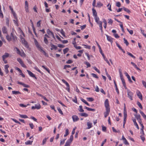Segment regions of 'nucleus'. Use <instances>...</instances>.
Listing matches in <instances>:
<instances>
[{
  "label": "nucleus",
  "mask_w": 146,
  "mask_h": 146,
  "mask_svg": "<svg viewBox=\"0 0 146 146\" xmlns=\"http://www.w3.org/2000/svg\"><path fill=\"white\" fill-rule=\"evenodd\" d=\"M127 92L128 98L131 100H132L133 95V93L130 90L127 89Z\"/></svg>",
  "instance_id": "nucleus-1"
},
{
  "label": "nucleus",
  "mask_w": 146,
  "mask_h": 146,
  "mask_svg": "<svg viewBox=\"0 0 146 146\" xmlns=\"http://www.w3.org/2000/svg\"><path fill=\"white\" fill-rule=\"evenodd\" d=\"M134 116L136 118L137 120L138 121L139 123H140V124H142L141 119V116L139 114H135Z\"/></svg>",
  "instance_id": "nucleus-2"
},
{
  "label": "nucleus",
  "mask_w": 146,
  "mask_h": 146,
  "mask_svg": "<svg viewBox=\"0 0 146 146\" xmlns=\"http://www.w3.org/2000/svg\"><path fill=\"white\" fill-rule=\"evenodd\" d=\"M21 39L22 44H23L27 48H28L29 46L28 43L25 38H21Z\"/></svg>",
  "instance_id": "nucleus-3"
},
{
  "label": "nucleus",
  "mask_w": 146,
  "mask_h": 146,
  "mask_svg": "<svg viewBox=\"0 0 146 146\" xmlns=\"http://www.w3.org/2000/svg\"><path fill=\"white\" fill-rule=\"evenodd\" d=\"M34 41L36 47L39 50H40L42 48L40 45H39L38 42L35 39H34Z\"/></svg>",
  "instance_id": "nucleus-4"
},
{
  "label": "nucleus",
  "mask_w": 146,
  "mask_h": 146,
  "mask_svg": "<svg viewBox=\"0 0 146 146\" xmlns=\"http://www.w3.org/2000/svg\"><path fill=\"white\" fill-rule=\"evenodd\" d=\"M104 105L105 106L106 108V110H110V106L109 105V104L108 102V99H106L105 102H104Z\"/></svg>",
  "instance_id": "nucleus-5"
},
{
  "label": "nucleus",
  "mask_w": 146,
  "mask_h": 146,
  "mask_svg": "<svg viewBox=\"0 0 146 146\" xmlns=\"http://www.w3.org/2000/svg\"><path fill=\"white\" fill-rule=\"evenodd\" d=\"M41 108V106L40 105L38 104H36L35 105V106H33L32 107L31 109L32 110H35V109H36L37 110H39Z\"/></svg>",
  "instance_id": "nucleus-6"
},
{
  "label": "nucleus",
  "mask_w": 146,
  "mask_h": 146,
  "mask_svg": "<svg viewBox=\"0 0 146 146\" xmlns=\"http://www.w3.org/2000/svg\"><path fill=\"white\" fill-rule=\"evenodd\" d=\"M123 119H126L127 117V111L125 105V104H124V109H123Z\"/></svg>",
  "instance_id": "nucleus-7"
},
{
  "label": "nucleus",
  "mask_w": 146,
  "mask_h": 146,
  "mask_svg": "<svg viewBox=\"0 0 146 146\" xmlns=\"http://www.w3.org/2000/svg\"><path fill=\"white\" fill-rule=\"evenodd\" d=\"M62 82L65 84L66 86H67V90L68 92L70 91V85L68 83L66 82L64 80L62 79Z\"/></svg>",
  "instance_id": "nucleus-8"
},
{
  "label": "nucleus",
  "mask_w": 146,
  "mask_h": 146,
  "mask_svg": "<svg viewBox=\"0 0 146 146\" xmlns=\"http://www.w3.org/2000/svg\"><path fill=\"white\" fill-rule=\"evenodd\" d=\"M27 71L28 72L29 75L31 76L33 78H34L35 79H36L37 78L35 76V74H34L32 72H31L30 70H27Z\"/></svg>",
  "instance_id": "nucleus-9"
},
{
  "label": "nucleus",
  "mask_w": 146,
  "mask_h": 146,
  "mask_svg": "<svg viewBox=\"0 0 146 146\" xmlns=\"http://www.w3.org/2000/svg\"><path fill=\"white\" fill-rule=\"evenodd\" d=\"M47 33L48 35H51L52 38L54 39H55V37L53 33L49 29H48L47 30Z\"/></svg>",
  "instance_id": "nucleus-10"
},
{
  "label": "nucleus",
  "mask_w": 146,
  "mask_h": 146,
  "mask_svg": "<svg viewBox=\"0 0 146 146\" xmlns=\"http://www.w3.org/2000/svg\"><path fill=\"white\" fill-rule=\"evenodd\" d=\"M137 95L138 98L141 100H143L141 92L138 90L137 92Z\"/></svg>",
  "instance_id": "nucleus-11"
},
{
  "label": "nucleus",
  "mask_w": 146,
  "mask_h": 146,
  "mask_svg": "<svg viewBox=\"0 0 146 146\" xmlns=\"http://www.w3.org/2000/svg\"><path fill=\"white\" fill-rule=\"evenodd\" d=\"M72 118L74 122L76 121L79 119V118L78 116L76 115H73L72 116Z\"/></svg>",
  "instance_id": "nucleus-12"
},
{
  "label": "nucleus",
  "mask_w": 146,
  "mask_h": 146,
  "mask_svg": "<svg viewBox=\"0 0 146 146\" xmlns=\"http://www.w3.org/2000/svg\"><path fill=\"white\" fill-rule=\"evenodd\" d=\"M107 40L110 42L111 43L113 42V38L111 37L110 36H109L107 35H106Z\"/></svg>",
  "instance_id": "nucleus-13"
},
{
  "label": "nucleus",
  "mask_w": 146,
  "mask_h": 146,
  "mask_svg": "<svg viewBox=\"0 0 146 146\" xmlns=\"http://www.w3.org/2000/svg\"><path fill=\"white\" fill-rule=\"evenodd\" d=\"M133 123L134 125L138 129H139V126L136 122V120L135 119H132Z\"/></svg>",
  "instance_id": "nucleus-14"
},
{
  "label": "nucleus",
  "mask_w": 146,
  "mask_h": 146,
  "mask_svg": "<svg viewBox=\"0 0 146 146\" xmlns=\"http://www.w3.org/2000/svg\"><path fill=\"white\" fill-rule=\"evenodd\" d=\"M50 46L51 47L50 49L51 50H52L53 49L56 50L57 49V47L55 45L52 43L50 44Z\"/></svg>",
  "instance_id": "nucleus-15"
},
{
  "label": "nucleus",
  "mask_w": 146,
  "mask_h": 146,
  "mask_svg": "<svg viewBox=\"0 0 146 146\" xmlns=\"http://www.w3.org/2000/svg\"><path fill=\"white\" fill-rule=\"evenodd\" d=\"M2 32L4 34H7V28L5 27L4 26L3 27L2 29Z\"/></svg>",
  "instance_id": "nucleus-16"
},
{
  "label": "nucleus",
  "mask_w": 146,
  "mask_h": 146,
  "mask_svg": "<svg viewBox=\"0 0 146 146\" xmlns=\"http://www.w3.org/2000/svg\"><path fill=\"white\" fill-rule=\"evenodd\" d=\"M110 111V110H106V111L104 113L105 117H106L108 115Z\"/></svg>",
  "instance_id": "nucleus-17"
},
{
  "label": "nucleus",
  "mask_w": 146,
  "mask_h": 146,
  "mask_svg": "<svg viewBox=\"0 0 146 146\" xmlns=\"http://www.w3.org/2000/svg\"><path fill=\"white\" fill-rule=\"evenodd\" d=\"M125 76L127 77L128 80L129 82L130 83H132L133 82L131 80V79L130 77V76H129V75L128 74L127 72H125Z\"/></svg>",
  "instance_id": "nucleus-18"
},
{
  "label": "nucleus",
  "mask_w": 146,
  "mask_h": 146,
  "mask_svg": "<svg viewBox=\"0 0 146 146\" xmlns=\"http://www.w3.org/2000/svg\"><path fill=\"white\" fill-rule=\"evenodd\" d=\"M9 54L7 53H5V54L3 55L2 56L3 60H4V59H5L6 58L9 57Z\"/></svg>",
  "instance_id": "nucleus-19"
},
{
  "label": "nucleus",
  "mask_w": 146,
  "mask_h": 146,
  "mask_svg": "<svg viewBox=\"0 0 146 146\" xmlns=\"http://www.w3.org/2000/svg\"><path fill=\"white\" fill-rule=\"evenodd\" d=\"M114 84L115 86V88L117 94H119V90H118V88H117V84H116V83L115 81V80H114Z\"/></svg>",
  "instance_id": "nucleus-20"
},
{
  "label": "nucleus",
  "mask_w": 146,
  "mask_h": 146,
  "mask_svg": "<svg viewBox=\"0 0 146 146\" xmlns=\"http://www.w3.org/2000/svg\"><path fill=\"white\" fill-rule=\"evenodd\" d=\"M33 139H32V141L28 140L25 142V144L27 145H31L33 142Z\"/></svg>",
  "instance_id": "nucleus-21"
},
{
  "label": "nucleus",
  "mask_w": 146,
  "mask_h": 146,
  "mask_svg": "<svg viewBox=\"0 0 146 146\" xmlns=\"http://www.w3.org/2000/svg\"><path fill=\"white\" fill-rule=\"evenodd\" d=\"M87 125L88 126L87 129H89L92 126V123L91 122H88L87 123Z\"/></svg>",
  "instance_id": "nucleus-22"
},
{
  "label": "nucleus",
  "mask_w": 146,
  "mask_h": 146,
  "mask_svg": "<svg viewBox=\"0 0 146 146\" xmlns=\"http://www.w3.org/2000/svg\"><path fill=\"white\" fill-rule=\"evenodd\" d=\"M79 114L82 116H84L85 117H87L88 115V114L84 112L79 113Z\"/></svg>",
  "instance_id": "nucleus-23"
},
{
  "label": "nucleus",
  "mask_w": 146,
  "mask_h": 146,
  "mask_svg": "<svg viewBox=\"0 0 146 146\" xmlns=\"http://www.w3.org/2000/svg\"><path fill=\"white\" fill-rule=\"evenodd\" d=\"M9 67V66L8 65H6L5 66V72L6 74L8 73L9 71L8 69V68Z\"/></svg>",
  "instance_id": "nucleus-24"
},
{
  "label": "nucleus",
  "mask_w": 146,
  "mask_h": 146,
  "mask_svg": "<svg viewBox=\"0 0 146 146\" xmlns=\"http://www.w3.org/2000/svg\"><path fill=\"white\" fill-rule=\"evenodd\" d=\"M92 11L93 15L94 16V17L97 16V12L95 9L93 8L92 9Z\"/></svg>",
  "instance_id": "nucleus-25"
},
{
  "label": "nucleus",
  "mask_w": 146,
  "mask_h": 146,
  "mask_svg": "<svg viewBox=\"0 0 146 146\" xmlns=\"http://www.w3.org/2000/svg\"><path fill=\"white\" fill-rule=\"evenodd\" d=\"M39 51L43 53L44 55L46 56H48V54H47V53L44 50H43L42 49V48L40 50H39Z\"/></svg>",
  "instance_id": "nucleus-26"
},
{
  "label": "nucleus",
  "mask_w": 146,
  "mask_h": 146,
  "mask_svg": "<svg viewBox=\"0 0 146 146\" xmlns=\"http://www.w3.org/2000/svg\"><path fill=\"white\" fill-rule=\"evenodd\" d=\"M103 4L100 2H98L97 3V5L96 7H101L103 6Z\"/></svg>",
  "instance_id": "nucleus-27"
},
{
  "label": "nucleus",
  "mask_w": 146,
  "mask_h": 146,
  "mask_svg": "<svg viewBox=\"0 0 146 146\" xmlns=\"http://www.w3.org/2000/svg\"><path fill=\"white\" fill-rule=\"evenodd\" d=\"M140 113L141 114V115H142L143 118L146 119V115L144 113L141 111L140 110Z\"/></svg>",
  "instance_id": "nucleus-28"
},
{
  "label": "nucleus",
  "mask_w": 146,
  "mask_h": 146,
  "mask_svg": "<svg viewBox=\"0 0 146 146\" xmlns=\"http://www.w3.org/2000/svg\"><path fill=\"white\" fill-rule=\"evenodd\" d=\"M131 64L133 65V66H134L135 68H136L138 70H140V69L137 66L135 63L133 62H131Z\"/></svg>",
  "instance_id": "nucleus-29"
},
{
  "label": "nucleus",
  "mask_w": 146,
  "mask_h": 146,
  "mask_svg": "<svg viewBox=\"0 0 146 146\" xmlns=\"http://www.w3.org/2000/svg\"><path fill=\"white\" fill-rule=\"evenodd\" d=\"M15 48L16 49V50L17 51V53L18 54H19L21 56H23V55H22V54H21V51L19 50V49L18 48H17V47H16Z\"/></svg>",
  "instance_id": "nucleus-30"
},
{
  "label": "nucleus",
  "mask_w": 146,
  "mask_h": 146,
  "mask_svg": "<svg viewBox=\"0 0 146 146\" xmlns=\"http://www.w3.org/2000/svg\"><path fill=\"white\" fill-rule=\"evenodd\" d=\"M78 111L80 112H83L84 110L82 108V106L81 105L79 106V108L78 109Z\"/></svg>",
  "instance_id": "nucleus-31"
},
{
  "label": "nucleus",
  "mask_w": 146,
  "mask_h": 146,
  "mask_svg": "<svg viewBox=\"0 0 146 146\" xmlns=\"http://www.w3.org/2000/svg\"><path fill=\"white\" fill-rule=\"evenodd\" d=\"M71 142L68 140L65 143L64 146H70Z\"/></svg>",
  "instance_id": "nucleus-32"
},
{
  "label": "nucleus",
  "mask_w": 146,
  "mask_h": 146,
  "mask_svg": "<svg viewBox=\"0 0 146 146\" xmlns=\"http://www.w3.org/2000/svg\"><path fill=\"white\" fill-rule=\"evenodd\" d=\"M12 93L13 94L15 95L21 94L20 92L19 91H12Z\"/></svg>",
  "instance_id": "nucleus-33"
},
{
  "label": "nucleus",
  "mask_w": 146,
  "mask_h": 146,
  "mask_svg": "<svg viewBox=\"0 0 146 146\" xmlns=\"http://www.w3.org/2000/svg\"><path fill=\"white\" fill-rule=\"evenodd\" d=\"M7 39L9 41H10L11 40V38L9 35H7L6 36Z\"/></svg>",
  "instance_id": "nucleus-34"
},
{
  "label": "nucleus",
  "mask_w": 146,
  "mask_h": 146,
  "mask_svg": "<svg viewBox=\"0 0 146 146\" xmlns=\"http://www.w3.org/2000/svg\"><path fill=\"white\" fill-rule=\"evenodd\" d=\"M42 67L44 69H45L48 73H50V70L48 68H46L45 66L42 65Z\"/></svg>",
  "instance_id": "nucleus-35"
},
{
  "label": "nucleus",
  "mask_w": 146,
  "mask_h": 146,
  "mask_svg": "<svg viewBox=\"0 0 146 146\" xmlns=\"http://www.w3.org/2000/svg\"><path fill=\"white\" fill-rule=\"evenodd\" d=\"M19 115L20 117L22 118H26L28 117V116L26 115L19 114Z\"/></svg>",
  "instance_id": "nucleus-36"
},
{
  "label": "nucleus",
  "mask_w": 146,
  "mask_h": 146,
  "mask_svg": "<svg viewBox=\"0 0 146 146\" xmlns=\"http://www.w3.org/2000/svg\"><path fill=\"white\" fill-rule=\"evenodd\" d=\"M11 39L13 40V41L14 42H15L16 41V40L17 39V37L15 36H13L11 37Z\"/></svg>",
  "instance_id": "nucleus-37"
},
{
  "label": "nucleus",
  "mask_w": 146,
  "mask_h": 146,
  "mask_svg": "<svg viewBox=\"0 0 146 146\" xmlns=\"http://www.w3.org/2000/svg\"><path fill=\"white\" fill-rule=\"evenodd\" d=\"M137 104L139 108H140L141 109H142L143 107L142 106L140 102H139V101H138L137 102Z\"/></svg>",
  "instance_id": "nucleus-38"
},
{
  "label": "nucleus",
  "mask_w": 146,
  "mask_h": 146,
  "mask_svg": "<svg viewBox=\"0 0 146 146\" xmlns=\"http://www.w3.org/2000/svg\"><path fill=\"white\" fill-rule=\"evenodd\" d=\"M44 42L46 44H47L48 43V42L47 39L45 37H44Z\"/></svg>",
  "instance_id": "nucleus-39"
},
{
  "label": "nucleus",
  "mask_w": 146,
  "mask_h": 146,
  "mask_svg": "<svg viewBox=\"0 0 146 146\" xmlns=\"http://www.w3.org/2000/svg\"><path fill=\"white\" fill-rule=\"evenodd\" d=\"M103 22L104 23V27L105 29H106L107 26V22L106 20L105 19L103 20Z\"/></svg>",
  "instance_id": "nucleus-40"
},
{
  "label": "nucleus",
  "mask_w": 146,
  "mask_h": 146,
  "mask_svg": "<svg viewBox=\"0 0 146 146\" xmlns=\"http://www.w3.org/2000/svg\"><path fill=\"white\" fill-rule=\"evenodd\" d=\"M127 54H128L129 56H130L132 58H135V57L132 54H131L130 52H127Z\"/></svg>",
  "instance_id": "nucleus-41"
},
{
  "label": "nucleus",
  "mask_w": 146,
  "mask_h": 146,
  "mask_svg": "<svg viewBox=\"0 0 146 146\" xmlns=\"http://www.w3.org/2000/svg\"><path fill=\"white\" fill-rule=\"evenodd\" d=\"M99 25V27H100V29L101 31V32L102 33H103V27L102 26V23H101V24H100V25Z\"/></svg>",
  "instance_id": "nucleus-42"
},
{
  "label": "nucleus",
  "mask_w": 146,
  "mask_h": 146,
  "mask_svg": "<svg viewBox=\"0 0 146 146\" xmlns=\"http://www.w3.org/2000/svg\"><path fill=\"white\" fill-rule=\"evenodd\" d=\"M69 50V49L68 48H66L64 49L63 50V53L64 54L66 53Z\"/></svg>",
  "instance_id": "nucleus-43"
},
{
  "label": "nucleus",
  "mask_w": 146,
  "mask_h": 146,
  "mask_svg": "<svg viewBox=\"0 0 146 146\" xmlns=\"http://www.w3.org/2000/svg\"><path fill=\"white\" fill-rule=\"evenodd\" d=\"M65 132L66 133L64 135V137L66 136L69 134V130L68 129H66Z\"/></svg>",
  "instance_id": "nucleus-44"
},
{
  "label": "nucleus",
  "mask_w": 146,
  "mask_h": 146,
  "mask_svg": "<svg viewBox=\"0 0 146 146\" xmlns=\"http://www.w3.org/2000/svg\"><path fill=\"white\" fill-rule=\"evenodd\" d=\"M87 99L89 102H92L94 100V99L92 98H87Z\"/></svg>",
  "instance_id": "nucleus-45"
},
{
  "label": "nucleus",
  "mask_w": 146,
  "mask_h": 146,
  "mask_svg": "<svg viewBox=\"0 0 146 146\" xmlns=\"http://www.w3.org/2000/svg\"><path fill=\"white\" fill-rule=\"evenodd\" d=\"M123 9L124 10L127 12L128 13H131V11H130L128 9L125 7H124L123 8Z\"/></svg>",
  "instance_id": "nucleus-46"
},
{
  "label": "nucleus",
  "mask_w": 146,
  "mask_h": 146,
  "mask_svg": "<svg viewBox=\"0 0 146 146\" xmlns=\"http://www.w3.org/2000/svg\"><path fill=\"white\" fill-rule=\"evenodd\" d=\"M123 40H124V43L126 44V45L127 46L129 44V43L127 41V40L126 39H125V38H123Z\"/></svg>",
  "instance_id": "nucleus-47"
},
{
  "label": "nucleus",
  "mask_w": 146,
  "mask_h": 146,
  "mask_svg": "<svg viewBox=\"0 0 146 146\" xmlns=\"http://www.w3.org/2000/svg\"><path fill=\"white\" fill-rule=\"evenodd\" d=\"M34 69L36 70H37V71L38 72H40V74H42V72L38 68L36 67L35 66L34 67Z\"/></svg>",
  "instance_id": "nucleus-48"
},
{
  "label": "nucleus",
  "mask_w": 146,
  "mask_h": 146,
  "mask_svg": "<svg viewBox=\"0 0 146 146\" xmlns=\"http://www.w3.org/2000/svg\"><path fill=\"white\" fill-rule=\"evenodd\" d=\"M140 125L141 127V132H142V133L144 134V131H143V128H144V126L143 125V123L142 124H140Z\"/></svg>",
  "instance_id": "nucleus-49"
},
{
  "label": "nucleus",
  "mask_w": 146,
  "mask_h": 146,
  "mask_svg": "<svg viewBox=\"0 0 146 146\" xmlns=\"http://www.w3.org/2000/svg\"><path fill=\"white\" fill-rule=\"evenodd\" d=\"M84 63L87 66V67H90L91 66L90 64V63H89L88 62H84Z\"/></svg>",
  "instance_id": "nucleus-50"
},
{
  "label": "nucleus",
  "mask_w": 146,
  "mask_h": 146,
  "mask_svg": "<svg viewBox=\"0 0 146 146\" xmlns=\"http://www.w3.org/2000/svg\"><path fill=\"white\" fill-rule=\"evenodd\" d=\"M82 45L85 46V48H88L89 49H90L91 48V46H90L86 44H83Z\"/></svg>",
  "instance_id": "nucleus-51"
},
{
  "label": "nucleus",
  "mask_w": 146,
  "mask_h": 146,
  "mask_svg": "<svg viewBox=\"0 0 146 146\" xmlns=\"http://www.w3.org/2000/svg\"><path fill=\"white\" fill-rule=\"evenodd\" d=\"M29 105V104H27V105H24L23 104H20L19 106L21 107H26L27 106Z\"/></svg>",
  "instance_id": "nucleus-52"
},
{
  "label": "nucleus",
  "mask_w": 146,
  "mask_h": 146,
  "mask_svg": "<svg viewBox=\"0 0 146 146\" xmlns=\"http://www.w3.org/2000/svg\"><path fill=\"white\" fill-rule=\"evenodd\" d=\"M73 139V136L72 135H71L70 137V139L68 140V141H70L71 142H72Z\"/></svg>",
  "instance_id": "nucleus-53"
},
{
  "label": "nucleus",
  "mask_w": 146,
  "mask_h": 146,
  "mask_svg": "<svg viewBox=\"0 0 146 146\" xmlns=\"http://www.w3.org/2000/svg\"><path fill=\"white\" fill-rule=\"evenodd\" d=\"M57 110L60 114L63 115V113L60 108H58Z\"/></svg>",
  "instance_id": "nucleus-54"
},
{
  "label": "nucleus",
  "mask_w": 146,
  "mask_h": 146,
  "mask_svg": "<svg viewBox=\"0 0 146 146\" xmlns=\"http://www.w3.org/2000/svg\"><path fill=\"white\" fill-rule=\"evenodd\" d=\"M108 23L111 25H112L113 22V21L112 19H108Z\"/></svg>",
  "instance_id": "nucleus-55"
},
{
  "label": "nucleus",
  "mask_w": 146,
  "mask_h": 146,
  "mask_svg": "<svg viewBox=\"0 0 146 146\" xmlns=\"http://www.w3.org/2000/svg\"><path fill=\"white\" fill-rule=\"evenodd\" d=\"M142 82L143 86L146 88V82L144 80H142Z\"/></svg>",
  "instance_id": "nucleus-56"
},
{
  "label": "nucleus",
  "mask_w": 146,
  "mask_h": 146,
  "mask_svg": "<svg viewBox=\"0 0 146 146\" xmlns=\"http://www.w3.org/2000/svg\"><path fill=\"white\" fill-rule=\"evenodd\" d=\"M94 19L96 22L97 23V22L99 21V18L97 16L94 17Z\"/></svg>",
  "instance_id": "nucleus-57"
},
{
  "label": "nucleus",
  "mask_w": 146,
  "mask_h": 146,
  "mask_svg": "<svg viewBox=\"0 0 146 146\" xmlns=\"http://www.w3.org/2000/svg\"><path fill=\"white\" fill-rule=\"evenodd\" d=\"M48 139V138H44L42 141V145H43L46 143V141L47 139Z\"/></svg>",
  "instance_id": "nucleus-58"
},
{
  "label": "nucleus",
  "mask_w": 146,
  "mask_h": 146,
  "mask_svg": "<svg viewBox=\"0 0 146 146\" xmlns=\"http://www.w3.org/2000/svg\"><path fill=\"white\" fill-rule=\"evenodd\" d=\"M12 13L13 14V15L14 16V18L16 19H17V16H16V15L15 12H13V13Z\"/></svg>",
  "instance_id": "nucleus-59"
},
{
  "label": "nucleus",
  "mask_w": 146,
  "mask_h": 146,
  "mask_svg": "<svg viewBox=\"0 0 146 146\" xmlns=\"http://www.w3.org/2000/svg\"><path fill=\"white\" fill-rule=\"evenodd\" d=\"M41 21V20H39V21H38L36 24V26L37 27H39L40 26V22Z\"/></svg>",
  "instance_id": "nucleus-60"
},
{
  "label": "nucleus",
  "mask_w": 146,
  "mask_h": 146,
  "mask_svg": "<svg viewBox=\"0 0 146 146\" xmlns=\"http://www.w3.org/2000/svg\"><path fill=\"white\" fill-rule=\"evenodd\" d=\"M17 60L20 64H21L23 62V61L20 58H17Z\"/></svg>",
  "instance_id": "nucleus-61"
},
{
  "label": "nucleus",
  "mask_w": 146,
  "mask_h": 146,
  "mask_svg": "<svg viewBox=\"0 0 146 146\" xmlns=\"http://www.w3.org/2000/svg\"><path fill=\"white\" fill-rule=\"evenodd\" d=\"M91 75H92V76L94 78H98V77L97 76V75L95 74H94V73H92L91 74Z\"/></svg>",
  "instance_id": "nucleus-62"
},
{
  "label": "nucleus",
  "mask_w": 146,
  "mask_h": 146,
  "mask_svg": "<svg viewBox=\"0 0 146 146\" xmlns=\"http://www.w3.org/2000/svg\"><path fill=\"white\" fill-rule=\"evenodd\" d=\"M127 31L131 35H132L133 33V31L132 30H129L128 29H127Z\"/></svg>",
  "instance_id": "nucleus-63"
},
{
  "label": "nucleus",
  "mask_w": 146,
  "mask_h": 146,
  "mask_svg": "<svg viewBox=\"0 0 146 146\" xmlns=\"http://www.w3.org/2000/svg\"><path fill=\"white\" fill-rule=\"evenodd\" d=\"M13 21L14 23L17 26H18L19 25L17 23V19H16V20L13 19Z\"/></svg>",
  "instance_id": "nucleus-64"
}]
</instances>
